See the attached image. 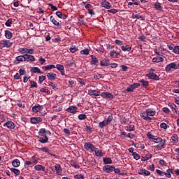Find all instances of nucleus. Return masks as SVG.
<instances>
[{
    "mask_svg": "<svg viewBox=\"0 0 179 179\" xmlns=\"http://www.w3.org/2000/svg\"><path fill=\"white\" fill-rule=\"evenodd\" d=\"M10 47H12V42L6 40L0 41V50H2V48H9Z\"/></svg>",
    "mask_w": 179,
    "mask_h": 179,
    "instance_id": "obj_1",
    "label": "nucleus"
},
{
    "mask_svg": "<svg viewBox=\"0 0 179 179\" xmlns=\"http://www.w3.org/2000/svg\"><path fill=\"white\" fill-rule=\"evenodd\" d=\"M166 72H170L172 69H178V66H177V64H176V63L172 62L169 64H168L166 66Z\"/></svg>",
    "mask_w": 179,
    "mask_h": 179,
    "instance_id": "obj_2",
    "label": "nucleus"
},
{
    "mask_svg": "<svg viewBox=\"0 0 179 179\" xmlns=\"http://www.w3.org/2000/svg\"><path fill=\"white\" fill-rule=\"evenodd\" d=\"M146 76L152 80H160V78L153 72L148 73Z\"/></svg>",
    "mask_w": 179,
    "mask_h": 179,
    "instance_id": "obj_3",
    "label": "nucleus"
},
{
    "mask_svg": "<svg viewBox=\"0 0 179 179\" xmlns=\"http://www.w3.org/2000/svg\"><path fill=\"white\" fill-rule=\"evenodd\" d=\"M84 148L86 149V150H91V152H94L96 150V147H94L93 144L89 142L84 145Z\"/></svg>",
    "mask_w": 179,
    "mask_h": 179,
    "instance_id": "obj_4",
    "label": "nucleus"
},
{
    "mask_svg": "<svg viewBox=\"0 0 179 179\" xmlns=\"http://www.w3.org/2000/svg\"><path fill=\"white\" fill-rule=\"evenodd\" d=\"M103 170L105 173H113L114 171V166L106 165L103 166Z\"/></svg>",
    "mask_w": 179,
    "mask_h": 179,
    "instance_id": "obj_5",
    "label": "nucleus"
},
{
    "mask_svg": "<svg viewBox=\"0 0 179 179\" xmlns=\"http://www.w3.org/2000/svg\"><path fill=\"white\" fill-rule=\"evenodd\" d=\"M158 143L159 145L156 146L158 150H162V149H164V148H166V139L162 138V141Z\"/></svg>",
    "mask_w": 179,
    "mask_h": 179,
    "instance_id": "obj_6",
    "label": "nucleus"
},
{
    "mask_svg": "<svg viewBox=\"0 0 179 179\" xmlns=\"http://www.w3.org/2000/svg\"><path fill=\"white\" fill-rule=\"evenodd\" d=\"M101 97H103V99H109L110 100L114 99V95H113L110 92H102L101 94Z\"/></svg>",
    "mask_w": 179,
    "mask_h": 179,
    "instance_id": "obj_7",
    "label": "nucleus"
},
{
    "mask_svg": "<svg viewBox=\"0 0 179 179\" xmlns=\"http://www.w3.org/2000/svg\"><path fill=\"white\" fill-rule=\"evenodd\" d=\"M55 68H57V70L59 71L61 75H62V76H64V75H65V68L64 67V66L62 64H57Z\"/></svg>",
    "mask_w": 179,
    "mask_h": 179,
    "instance_id": "obj_8",
    "label": "nucleus"
},
{
    "mask_svg": "<svg viewBox=\"0 0 179 179\" xmlns=\"http://www.w3.org/2000/svg\"><path fill=\"white\" fill-rule=\"evenodd\" d=\"M146 114L148 117H155L156 115V110L148 108L146 110Z\"/></svg>",
    "mask_w": 179,
    "mask_h": 179,
    "instance_id": "obj_9",
    "label": "nucleus"
},
{
    "mask_svg": "<svg viewBox=\"0 0 179 179\" xmlns=\"http://www.w3.org/2000/svg\"><path fill=\"white\" fill-rule=\"evenodd\" d=\"M120 50L119 51L112 50L109 52V55L110 57H112V58H117L118 55H120Z\"/></svg>",
    "mask_w": 179,
    "mask_h": 179,
    "instance_id": "obj_10",
    "label": "nucleus"
},
{
    "mask_svg": "<svg viewBox=\"0 0 179 179\" xmlns=\"http://www.w3.org/2000/svg\"><path fill=\"white\" fill-rule=\"evenodd\" d=\"M25 61L30 62H34L36 61V59L34 58V56L25 54Z\"/></svg>",
    "mask_w": 179,
    "mask_h": 179,
    "instance_id": "obj_11",
    "label": "nucleus"
},
{
    "mask_svg": "<svg viewBox=\"0 0 179 179\" xmlns=\"http://www.w3.org/2000/svg\"><path fill=\"white\" fill-rule=\"evenodd\" d=\"M140 117H141V118H143L145 121H150L152 120V117L148 116V114H146V110L145 112L141 113Z\"/></svg>",
    "mask_w": 179,
    "mask_h": 179,
    "instance_id": "obj_12",
    "label": "nucleus"
},
{
    "mask_svg": "<svg viewBox=\"0 0 179 179\" xmlns=\"http://www.w3.org/2000/svg\"><path fill=\"white\" fill-rule=\"evenodd\" d=\"M66 111L68 113H71L72 114H75V113L78 111V107L71 106L66 109Z\"/></svg>",
    "mask_w": 179,
    "mask_h": 179,
    "instance_id": "obj_13",
    "label": "nucleus"
},
{
    "mask_svg": "<svg viewBox=\"0 0 179 179\" xmlns=\"http://www.w3.org/2000/svg\"><path fill=\"white\" fill-rule=\"evenodd\" d=\"M3 127H7L10 129H13L15 128V124L12 121H8L6 123L3 124Z\"/></svg>",
    "mask_w": 179,
    "mask_h": 179,
    "instance_id": "obj_14",
    "label": "nucleus"
},
{
    "mask_svg": "<svg viewBox=\"0 0 179 179\" xmlns=\"http://www.w3.org/2000/svg\"><path fill=\"white\" fill-rule=\"evenodd\" d=\"M101 6H103V8H106V9H110L111 8V5H110V3L108 2L107 1L103 0L101 2Z\"/></svg>",
    "mask_w": 179,
    "mask_h": 179,
    "instance_id": "obj_15",
    "label": "nucleus"
},
{
    "mask_svg": "<svg viewBox=\"0 0 179 179\" xmlns=\"http://www.w3.org/2000/svg\"><path fill=\"white\" fill-rule=\"evenodd\" d=\"M41 121H43V119H41V117H31V124H38L39 122H41Z\"/></svg>",
    "mask_w": 179,
    "mask_h": 179,
    "instance_id": "obj_16",
    "label": "nucleus"
},
{
    "mask_svg": "<svg viewBox=\"0 0 179 179\" xmlns=\"http://www.w3.org/2000/svg\"><path fill=\"white\" fill-rule=\"evenodd\" d=\"M47 77L50 80H55V79H57V74L54 73H48Z\"/></svg>",
    "mask_w": 179,
    "mask_h": 179,
    "instance_id": "obj_17",
    "label": "nucleus"
},
{
    "mask_svg": "<svg viewBox=\"0 0 179 179\" xmlns=\"http://www.w3.org/2000/svg\"><path fill=\"white\" fill-rule=\"evenodd\" d=\"M88 94L90 96H100V91L97 90H89Z\"/></svg>",
    "mask_w": 179,
    "mask_h": 179,
    "instance_id": "obj_18",
    "label": "nucleus"
},
{
    "mask_svg": "<svg viewBox=\"0 0 179 179\" xmlns=\"http://www.w3.org/2000/svg\"><path fill=\"white\" fill-rule=\"evenodd\" d=\"M94 152H95L96 156H97L98 157H103V151H101V150H99V148H96L94 150Z\"/></svg>",
    "mask_w": 179,
    "mask_h": 179,
    "instance_id": "obj_19",
    "label": "nucleus"
},
{
    "mask_svg": "<svg viewBox=\"0 0 179 179\" xmlns=\"http://www.w3.org/2000/svg\"><path fill=\"white\" fill-rule=\"evenodd\" d=\"M31 73H41L43 74V72H41V70L38 67H32L31 69Z\"/></svg>",
    "mask_w": 179,
    "mask_h": 179,
    "instance_id": "obj_20",
    "label": "nucleus"
},
{
    "mask_svg": "<svg viewBox=\"0 0 179 179\" xmlns=\"http://www.w3.org/2000/svg\"><path fill=\"white\" fill-rule=\"evenodd\" d=\"M15 59H16V61H17V64H19L20 62H23L26 61L24 55L16 57Z\"/></svg>",
    "mask_w": 179,
    "mask_h": 179,
    "instance_id": "obj_21",
    "label": "nucleus"
},
{
    "mask_svg": "<svg viewBox=\"0 0 179 179\" xmlns=\"http://www.w3.org/2000/svg\"><path fill=\"white\" fill-rule=\"evenodd\" d=\"M11 164L15 168L19 167L20 166V161L18 159H13Z\"/></svg>",
    "mask_w": 179,
    "mask_h": 179,
    "instance_id": "obj_22",
    "label": "nucleus"
},
{
    "mask_svg": "<svg viewBox=\"0 0 179 179\" xmlns=\"http://www.w3.org/2000/svg\"><path fill=\"white\" fill-rule=\"evenodd\" d=\"M69 163L72 166V167H74V169H80V166L78 164V162H76V161L71 160Z\"/></svg>",
    "mask_w": 179,
    "mask_h": 179,
    "instance_id": "obj_23",
    "label": "nucleus"
},
{
    "mask_svg": "<svg viewBox=\"0 0 179 179\" xmlns=\"http://www.w3.org/2000/svg\"><path fill=\"white\" fill-rule=\"evenodd\" d=\"M169 106L171 108L173 113H176V114L178 113L177 106L176 104L169 103Z\"/></svg>",
    "mask_w": 179,
    "mask_h": 179,
    "instance_id": "obj_24",
    "label": "nucleus"
},
{
    "mask_svg": "<svg viewBox=\"0 0 179 179\" xmlns=\"http://www.w3.org/2000/svg\"><path fill=\"white\" fill-rule=\"evenodd\" d=\"M55 169L57 172V174H61L62 173V168H61V165L56 164L55 166Z\"/></svg>",
    "mask_w": 179,
    "mask_h": 179,
    "instance_id": "obj_25",
    "label": "nucleus"
},
{
    "mask_svg": "<svg viewBox=\"0 0 179 179\" xmlns=\"http://www.w3.org/2000/svg\"><path fill=\"white\" fill-rule=\"evenodd\" d=\"M34 169L36 170V171H44L45 167L43 166V165H36Z\"/></svg>",
    "mask_w": 179,
    "mask_h": 179,
    "instance_id": "obj_26",
    "label": "nucleus"
},
{
    "mask_svg": "<svg viewBox=\"0 0 179 179\" xmlns=\"http://www.w3.org/2000/svg\"><path fill=\"white\" fill-rule=\"evenodd\" d=\"M154 8H155L157 10H163V7L162 6V4L159 2L155 3Z\"/></svg>",
    "mask_w": 179,
    "mask_h": 179,
    "instance_id": "obj_27",
    "label": "nucleus"
},
{
    "mask_svg": "<svg viewBox=\"0 0 179 179\" xmlns=\"http://www.w3.org/2000/svg\"><path fill=\"white\" fill-rule=\"evenodd\" d=\"M104 164H112L113 160H111V158L110 157H106L103 159Z\"/></svg>",
    "mask_w": 179,
    "mask_h": 179,
    "instance_id": "obj_28",
    "label": "nucleus"
},
{
    "mask_svg": "<svg viewBox=\"0 0 179 179\" xmlns=\"http://www.w3.org/2000/svg\"><path fill=\"white\" fill-rule=\"evenodd\" d=\"M55 68V65L54 64H49L48 66H45L43 67V69H45V71H50V69H54Z\"/></svg>",
    "mask_w": 179,
    "mask_h": 179,
    "instance_id": "obj_29",
    "label": "nucleus"
},
{
    "mask_svg": "<svg viewBox=\"0 0 179 179\" xmlns=\"http://www.w3.org/2000/svg\"><path fill=\"white\" fill-rule=\"evenodd\" d=\"M91 58H92V65H96V64H99V59H97V57H96L94 55H91Z\"/></svg>",
    "mask_w": 179,
    "mask_h": 179,
    "instance_id": "obj_30",
    "label": "nucleus"
},
{
    "mask_svg": "<svg viewBox=\"0 0 179 179\" xmlns=\"http://www.w3.org/2000/svg\"><path fill=\"white\" fill-rule=\"evenodd\" d=\"M5 36L6 38H8V40H10V38H12V32H10V31L9 30H6L5 31Z\"/></svg>",
    "mask_w": 179,
    "mask_h": 179,
    "instance_id": "obj_31",
    "label": "nucleus"
},
{
    "mask_svg": "<svg viewBox=\"0 0 179 179\" xmlns=\"http://www.w3.org/2000/svg\"><path fill=\"white\" fill-rule=\"evenodd\" d=\"M113 171L115 173V174H120V176H125V174H127L125 172L121 173L120 169H115V166H114Z\"/></svg>",
    "mask_w": 179,
    "mask_h": 179,
    "instance_id": "obj_32",
    "label": "nucleus"
},
{
    "mask_svg": "<svg viewBox=\"0 0 179 179\" xmlns=\"http://www.w3.org/2000/svg\"><path fill=\"white\" fill-rule=\"evenodd\" d=\"M164 61V59L163 57H154L152 59V62H163Z\"/></svg>",
    "mask_w": 179,
    "mask_h": 179,
    "instance_id": "obj_33",
    "label": "nucleus"
},
{
    "mask_svg": "<svg viewBox=\"0 0 179 179\" xmlns=\"http://www.w3.org/2000/svg\"><path fill=\"white\" fill-rule=\"evenodd\" d=\"M40 110H41V106H40V105L35 106L32 108L33 113H38V111H40Z\"/></svg>",
    "mask_w": 179,
    "mask_h": 179,
    "instance_id": "obj_34",
    "label": "nucleus"
},
{
    "mask_svg": "<svg viewBox=\"0 0 179 179\" xmlns=\"http://www.w3.org/2000/svg\"><path fill=\"white\" fill-rule=\"evenodd\" d=\"M125 130L127 131V132H131V131H135V126L134 124L127 126L125 127Z\"/></svg>",
    "mask_w": 179,
    "mask_h": 179,
    "instance_id": "obj_35",
    "label": "nucleus"
},
{
    "mask_svg": "<svg viewBox=\"0 0 179 179\" xmlns=\"http://www.w3.org/2000/svg\"><path fill=\"white\" fill-rule=\"evenodd\" d=\"M139 0H131V1L128 2V5L132 6V5H139Z\"/></svg>",
    "mask_w": 179,
    "mask_h": 179,
    "instance_id": "obj_36",
    "label": "nucleus"
},
{
    "mask_svg": "<svg viewBox=\"0 0 179 179\" xmlns=\"http://www.w3.org/2000/svg\"><path fill=\"white\" fill-rule=\"evenodd\" d=\"M133 19H139L140 20H145V18L143 16L139 15V14H136L132 15Z\"/></svg>",
    "mask_w": 179,
    "mask_h": 179,
    "instance_id": "obj_37",
    "label": "nucleus"
},
{
    "mask_svg": "<svg viewBox=\"0 0 179 179\" xmlns=\"http://www.w3.org/2000/svg\"><path fill=\"white\" fill-rule=\"evenodd\" d=\"M50 22L55 24V26H59V22L55 20V18L53 17V16H50Z\"/></svg>",
    "mask_w": 179,
    "mask_h": 179,
    "instance_id": "obj_38",
    "label": "nucleus"
},
{
    "mask_svg": "<svg viewBox=\"0 0 179 179\" xmlns=\"http://www.w3.org/2000/svg\"><path fill=\"white\" fill-rule=\"evenodd\" d=\"M108 60H107V59H102L101 61V63H100V65L101 66H108Z\"/></svg>",
    "mask_w": 179,
    "mask_h": 179,
    "instance_id": "obj_39",
    "label": "nucleus"
},
{
    "mask_svg": "<svg viewBox=\"0 0 179 179\" xmlns=\"http://www.w3.org/2000/svg\"><path fill=\"white\" fill-rule=\"evenodd\" d=\"M150 159H152L151 154L146 155L145 157H142L141 160L142 162H147V160H149Z\"/></svg>",
    "mask_w": 179,
    "mask_h": 179,
    "instance_id": "obj_40",
    "label": "nucleus"
},
{
    "mask_svg": "<svg viewBox=\"0 0 179 179\" xmlns=\"http://www.w3.org/2000/svg\"><path fill=\"white\" fill-rule=\"evenodd\" d=\"M108 125V124L107 123V122H106V120H103V121L99 122V128H104V127H107Z\"/></svg>",
    "mask_w": 179,
    "mask_h": 179,
    "instance_id": "obj_41",
    "label": "nucleus"
},
{
    "mask_svg": "<svg viewBox=\"0 0 179 179\" xmlns=\"http://www.w3.org/2000/svg\"><path fill=\"white\" fill-rule=\"evenodd\" d=\"M122 51H131V46L129 45H127L126 46L121 47Z\"/></svg>",
    "mask_w": 179,
    "mask_h": 179,
    "instance_id": "obj_42",
    "label": "nucleus"
},
{
    "mask_svg": "<svg viewBox=\"0 0 179 179\" xmlns=\"http://www.w3.org/2000/svg\"><path fill=\"white\" fill-rule=\"evenodd\" d=\"M18 52L20 54H27V48H20L18 49Z\"/></svg>",
    "mask_w": 179,
    "mask_h": 179,
    "instance_id": "obj_43",
    "label": "nucleus"
},
{
    "mask_svg": "<svg viewBox=\"0 0 179 179\" xmlns=\"http://www.w3.org/2000/svg\"><path fill=\"white\" fill-rule=\"evenodd\" d=\"M39 142H41V143H47V142H48V137H47V136H45L44 138H40Z\"/></svg>",
    "mask_w": 179,
    "mask_h": 179,
    "instance_id": "obj_44",
    "label": "nucleus"
},
{
    "mask_svg": "<svg viewBox=\"0 0 179 179\" xmlns=\"http://www.w3.org/2000/svg\"><path fill=\"white\" fill-rule=\"evenodd\" d=\"M10 171H12V173H14V174H15V176H19V174H20V171H19V169H16L15 168H11L10 169Z\"/></svg>",
    "mask_w": 179,
    "mask_h": 179,
    "instance_id": "obj_45",
    "label": "nucleus"
},
{
    "mask_svg": "<svg viewBox=\"0 0 179 179\" xmlns=\"http://www.w3.org/2000/svg\"><path fill=\"white\" fill-rule=\"evenodd\" d=\"M147 136L148 139H150L152 141H153V139H155V138H157V136H153L150 132L147 133Z\"/></svg>",
    "mask_w": 179,
    "mask_h": 179,
    "instance_id": "obj_46",
    "label": "nucleus"
},
{
    "mask_svg": "<svg viewBox=\"0 0 179 179\" xmlns=\"http://www.w3.org/2000/svg\"><path fill=\"white\" fill-rule=\"evenodd\" d=\"M140 83H142V86H143V87H148V86H149V82L145 80H141Z\"/></svg>",
    "mask_w": 179,
    "mask_h": 179,
    "instance_id": "obj_47",
    "label": "nucleus"
},
{
    "mask_svg": "<svg viewBox=\"0 0 179 179\" xmlns=\"http://www.w3.org/2000/svg\"><path fill=\"white\" fill-rule=\"evenodd\" d=\"M152 142H154V143H160V142H162V138L160 137H155L153 138V140L152 141Z\"/></svg>",
    "mask_w": 179,
    "mask_h": 179,
    "instance_id": "obj_48",
    "label": "nucleus"
},
{
    "mask_svg": "<svg viewBox=\"0 0 179 179\" xmlns=\"http://www.w3.org/2000/svg\"><path fill=\"white\" fill-rule=\"evenodd\" d=\"M90 50L89 49H84L83 50L80 51V54L84 55H89Z\"/></svg>",
    "mask_w": 179,
    "mask_h": 179,
    "instance_id": "obj_49",
    "label": "nucleus"
},
{
    "mask_svg": "<svg viewBox=\"0 0 179 179\" xmlns=\"http://www.w3.org/2000/svg\"><path fill=\"white\" fill-rule=\"evenodd\" d=\"M134 148H141V149H145V146L142 145L141 143H136L134 144Z\"/></svg>",
    "mask_w": 179,
    "mask_h": 179,
    "instance_id": "obj_50",
    "label": "nucleus"
},
{
    "mask_svg": "<svg viewBox=\"0 0 179 179\" xmlns=\"http://www.w3.org/2000/svg\"><path fill=\"white\" fill-rule=\"evenodd\" d=\"M45 129H41L39 130L38 134L41 135V136H45Z\"/></svg>",
    "mask_w": 179,
    "mask_h": 179,
    "instance_id": "obj_51",
    "label": "nucleus"
},
{
    "mask_svg": "<svg viewBox=\"0 0 179 179\" xmlns=\"http://www.w3.org/2000/svg\"><path fill=\"white\" fill-rule=\"evenodd\" d=\"M171 139L173 142H175V143H177V142H178V136L176 134H174L172 137Z\"/></svg>",
    "mask_w": 179,
    "mask_h": 179,
    "instance_id": "obj_52",
    "label": "nucleus"
},
{
    "mask_svg": "<svg viewBox=\"0 0 179 179\" xmlns=\"http://www.w3.org/2000/svg\"><path fill=\"white\" fill-rule=\"evenodd\" d=\"M113 121V115H109L107 119L105 120V122L108 124L110 122Z\"/></svg>",
    "mask_w": 179,
    "mask_h": 179,
    "instance_id": "obj_53",
    "label": "nucleus"
},
{
    "mask_svg": "<svg viewBox=\"0 0 179 179\" xmlns=\"http://www.w3.org/2000/svg\"><path fill=\"white\" fill-rule=\"evenodd\" d=\"M31 159H32V163H33L34 164H37V163H38V159L36 158V156H33V157H31Z\"/></svg>",
    "mask_w": 179,
    "mask_h": 179,
    "instance_id": "obj_54",
    "label": "nucleus"
},
{
    "mask_svg": "<svg viewBox=\"0 0 179 179\" xmlns=\"http://www.w3.org/2000/svg\"><path fill=\"white\" fill-rule=\"evenodd\" d=\"M132 156H134L135 160H139V159H141V156H139L136 152H133Z\"/></svg>",
    "mask_w": 179,
    "mask_h": 179,
    "instance_id": "obj_55",
    "label": "nucleus"
},
{
    "mask_svg": "<svg viewBox=\"0 0 179 179\" xmlns=\"http://www.w3.org/2000/svg\"><path fill=\"white\" fill-rule=\"evenodd\" d=\"M5 24L7 26V27H10V24H12V19H8L6 22V23H5Z\"/></svg>",
    "mask_w": 179,
    "mask_h": 179,
    "instance_id": "obj_56",
    "label": "nucleus"
},
{
    "mask_svg": "<svg viewBox=\"0 0 179 179\" xmlns=\"http://www.w3.org/2000/svg\"><path fill=\"white\" fill-rule=\"evenodd\" d=\"M45 76H39V83H43L44 80H45Z\"/></svg>",
    "mask_w": 179,
    "mask_h": 179,
    "instance_id": "obj_57",
    "label": "nucleus"
},
{
    "mask_svg": "<svg viewBox=\"0 0 179 179\" xmlns=\"http://www.w3.org/2000/svg\"><path fill=\"white\" fill-rule=\"evenodd\" d=\"M86 118H87V116L85 114H80L78 115V119H80V120H86Z\"/></svg>",
    "mask_w": 179,
    "mask_h": 179,
    "instance_id": "obj_58",
    "label": "nucleus"
},
{
    "mask_svg": "<svg viewBox=\"0 0 179 179\" xmlns=\"http://www.w3.org/2000/svg\"><path fill=\"white\" fill-rule=\"evenodd\" d=\"M74 178H76V179H85V176H83V175H76V176H74Z\"/></svg>",
    "mask_w": 179,
    "mask_h": 179,
    "instance_id": "obj_59",
    "label": "nucleus"
},
{
    "mask_svg": "<svg viewBox=\"0 0 179 179\" xmlns=\"http://www.w3.org/2000/svg\"><path fill=\"white\" fill-rule=\"evenodd\" d=\"M31 83V87H37V83L36 81L29 80Z\"/></svg>",
    "mask_w": 179,
    "mask_h": 179,
    "instance_id": "obj_60",
    "label": "nucleus"
},
{
    "mask_svg": "<svg viewBox=\"0 0 179 179\" xmlns=\"http://www.w3.org/2000/svg\"><path fill=\"white\" fill-rule=\"evenodd\" d=\"M19 73L20 75L22 76V75H25L26 74V70H24V69H20L19 70Z\"/></svg>",
    "mask_w": 179,
    "mask_h": 179,
    "instance_id": "obj_61",
    "label": "nucleus"
},
{
    "mask_svg": "<svg viewBox=\"0 0 179 179\" xmlns=\"http://www.w3.org/2000/svg\"><path fill=\"white\" fill-rule=\"evenodd\" d=\"M156 172L157 173V174H159V176H161L162 177L165 175V172H163L159 169H157Z\"/></svg>",
    "mask_w": 179,
    "mask_h": 179,
    "instance_id": "obj_62",
    "label": "nucleus"
},
{
    "mask_svg": "<svg viewBox=\"0 0 179 179\" xmlns=\"http://www.w3.org/2000/svg\"><path fill=\"white\" fill-rule=\"evenodd\" d=\"M173 52L174 54H179V46H174Z\"/></svg>",
    "mask_w": 179,
    "mask_h": 179,
    "instance_id": "obj_63",
    "label": "nucleus"
},
{
    "mask_svg": "<svg viewBox=\"0 0 179 179\" xmlns=\"http://www.w3.org/2000/svg\"><path fill=\"white\" fill-rule=\"evenodd\" d=\"M160 128H162V129H166L167 128V124H166V123H161L160 124Z\"/></svg>",
    "mask_w": 179,
    "mask_h": 179,
    "instance_id": "obj_64",
    "label": "nucleus"
}]
</instances>
